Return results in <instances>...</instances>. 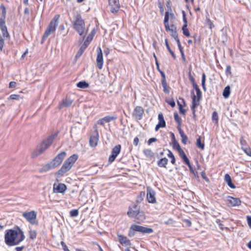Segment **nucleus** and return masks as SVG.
<instances>
[{
    "instance_id": "nucleus-1",
    "label": "nucleus",
    "mask_w": 251,
    "mask_h": 251,
    "mask_svg": "<svg viewBox=\"0 0 251 251\" xmlns=\"http://www.w3.org/2000/svg\"><path fill=\"white\" fill-rule=\"evenodd\" d=\"M17 229H10L6 230L4 240L7 246H13L18 245L24 240L25 236L24 232L18 226H17Z\"/></svg>"
},
{
    "instance_id": "nucleus-2",
    "label": "nucleus",
    "mask_w": 251,
    "mask_h": 251,
    "mask_svg": "<svg viewBox=\"0 0 251 251\" xmlns=\"http://www.w3.org/2000/svg\"><path fill=\"white\" fill-rule=\"evenodd\" d=\"M66 154L67 153L65 151L60 152L50 162L43 166V167L40 169L39 172L41 173L46 172L58 167L61 164L62 161L66 156Z\"/></svg>"
},
{
    "instance_id": "nucleus-3",
    "label": "nucleus",
    "mask_w": 251,
    "mask_h": 251,
    "mask_svg": "<svg viewBox=\"0 0 251 251\" xmlns=\"http://www.w3.org/2000/svg\"><path fill=\"white\" fill-rule=\"evenodd\" d=\"M6 15V7L3 4H1L0 5V29L1 31L2 37L4 39V38L9 39L10 35L7 30V27L5 23Z\"/></svg>"
},
{
    "instance_id": "nucleus-4",
    "label": "nucleus",
    "mask_w": 251,
    "mask_h": 251,
    "mask_svg": "<svg viewBox=\"0 0 251 251\" xmlns=\"http://www.w3.org/2000/svg\"><path fill=\"white\" fill-rule=\"evenodd\" d=\"M136 232L145 235L152 233L153 230L150 227L132 224L128 230V236L129 237H133L135 235Z\"/></svg>"
},
{
    "instance_id": "nucleus-5",
    "label": "nucleus",
    "mask_w": 251,
    "mask_h": 251,
    "mask_svg": "<svg viewBox=\"0 0 251 251\" xmlns=\"http://www.w3.org/2000/svg\"><path fill=\"white\" fill-rule=\"evenodd\" d=\"M73 28L80 36H84L85 30V24L80 14H76L74 16Z\"/></svg>"
},
{
    "instance_id": "nucleus-6",
    "label": "nucleus",
    "mask_w": 251,
    "mask_h": 251,
    "mask_svg": "<svg viewBox=\"0 0 251 251\" xmlns=\"http://www.w3.org/2000/svg\"><path fill=\"white\" fill-rule=\"evenodd\" d=\"M59 18L60 15L59 14H56L52 19L48 25L47 28L45 31V37H48L50 34L55 32L56 27L58 25Z\"/></svg>"
},
{
    "instance_id": "nucleus-7",
    "label": "nucleus",
    "mask_w": 251,
    "mask_h": 251,
    "mask_svg": "<svg viewBox=\"0 0 251 251\" xmlns=\"http://www.w3.org/2000/svg\"><path fill=\"white\" fill-rule=\"evenodd\" d=\"M58 132L54 133L49 136L46 139H45L43 143L41 144L38 149V154L43 153L49 147H50L54 139L57 136Z\"/></svg>"
},
{
    "instance_id": "nucleus-8",
    "label": "nucleus",
    "mask_w": 251,
    "mask_h": 251,
    "mask_svg": "<svg viewBox=\"0 0 251 251\" xmlns=\"http://www.w3.org/2000/svg\"><path fill=\"white\" fill-rule=\"evenodd\" d=\"M96 32L94 29L92 30L91 33L89 34L87 39L84 41V43L79 48L78 51L76 53L75 57L77 58L80 57V56L82 54L85 49L87 48L88 46L89 45L90 42L92 40L94 35L95 34Z\"/></svg>"
},
{
    "instance_id": "nucleus-9",
    "label": "nucleus",
    "mask_w": 251,
    "mask_h": 251,
    "mask_svg": "<svg viewBox=\"0 0 251 251\" xmlns=\"http://www.w3.org/2000/svg\"><path fill=\"white\" fill-rule=\"evenodd\" d=\"M22 216L31 225L35 226L38 225V221L37 219V212L36 211H25L23 213Z\"/></svg>"
},
{
    "instance_id": "nucleus-10",
    "label": "nucleus",
    "mask_w": 251,
    "mask_h": 251,
    "mask_svg": "<svg viewBox=\"0 0 251 251\" xmlns=\"http://www.w3.org/2000/svg\"><path fill=\"white\" fill-rule=\"evenodd\" d=\"M140 207L139 205L137 204H134L132 207H129L127 214L130 218L135 217L140 213L143 214V212H140Z\"/></svg>"
},
{
    "instance_id": "nucleus-11",
    "label": "nucleus",
    "mask_w": 251,
    "mask_h": 251,
    "mask_svg": "<svg viewBox=\"0 0 251 251\" xmlns=\"http://www.w3.org/2000/svg\"><path fill=\"white\" fill-rule=\"evenodd\" d=\"M94 128H95V130L90 136L89 139L90 145L92 147H95L97 145L99 138V135L97 126L95 125Z\"/></svg>"
},
{
    "instance_id": "nucleus-12",
    "label": "nucleus",
    "mask_w": 251,
    "mask_h": 251,
    "mask_svg": "<svg viewBox=\"0 0 251 251\" xmlns=\"http://www.w3.org/2000/svg\"><path fill=\"white\" fill-rule=\"evenodd\" d=\"M144 110L142 106H136L133 111L132 117L137 121L140 120L143 118Z\"/></svg>"
},
{
    "instance_id": "nucleus-13",
    "label": "nucleus",
    "mask_w": 251,
    "mask_h": 251,
    "mask_svg": "<svg viewBox=\"0 0 251 251\" xmlns=\"http://www.w3.org/2000/svg\"><path fill=\"white\" fill-rule=\"evenodd\" d=\"M72 166L68 163L67 161H65L61 168L56 173L55 175L57 177L62 176L64 174L68 172Z\"/></svg>"
},
{
    "instance_id": "nucleus-14",
    "label": "nucleus",
    "mask_w": 251,
    "mask_h": 251,
    "mask_svg": "<svg viewBox=\"0 0 251 251\" xmlns=\"http://www.w3.org/2000/svg\"><path fill=\"white\" fill-rule=\"evenodd\" d=\"M121 150V146L120 145H116L112 149L111 154L108 158L109 163H111L115 160L116 157L120 153Z\"/></svg>"
},
{
    "instance_id": "nucleus-15",
    "label": "nucleus",
    "mask_w": 251,
    "mask_h": 251,
    "mask_svg": "<svg viewBox=\"0 0 251 251\" xmlns=\"http://www.w3.org/2000/svg\"><path fill=\"white\" fill-rule=\"evenodd\" d=\"M155 191L150 187H148L147 189V199L149 203H155L156 202L155 197Z\"/></svg>"
},
{
    "instance_id": "nucleus-16",
    "label": "nucleus",
    "mask_w": 251,
    "mask_h": 251,
    "mask_svg": "<svg viewBox=\"0 0 251 251\" xmlns=\"http://www.w3.org/2000/svg\"><path fill=\"white\" fill-rule=\"evenodd\" d=\"M96 62L97 66L99 69L101 70L103 67V59L102 50L100 47H99L97 49Z\"/></svg>"
},
{
    "instance_id": "nucleus-17",
    "label": "nucleus",
    "mask_w": 251,
    "mask_h": 251,
    "mask_svg": "<svg viewBox=\"0 0 251 251\" xmlns=\"http://www.w3.org/2000/svg\"><path fill=\"white\" fill-rule=\"evenodd\" d=\"M108 2L111 8L110 11L113 13H117L120 9L119 0H108Z\"/></svg>"
},
{
    "instance_id": "nucleus-18",
    "label": "nucleus",
    "mask_w": 251,
    "mask_h": 251,
    "mask_svg": "<svg viewBox=\"0 0 251 251\" xmlns=\"http://www.w3.org/2000/svg\"><path fill=\"white\" fill-rule=\"evenodd\" d=\"M67 189V186L64 183H60L56 186L55 183L53 184V192L55 193H64Z\"/></svg>"
},
{
    "instance_id": "nucleus-19",
    "label": "nucleus",
    "mask_w": 251,
    "mask_h": 251,
    "mask_svg": "<svg viewBox=\"0 0 251 251\" xmlns=\"http://www.w3.org/2000/svg\"><path fill=\"white\" fill-rule=\"evenodd\" d=\"M119 243L123 246H130L131 245V242L126 236L122 234L117 235Z\"/></svg>"
},
{
    "instance_id": "nucleus-20",
    "label": "nucleus",
    "mask_w": 251,
    "mask_h": 251,
    "mask_svg": "<svg viewBox=\"0 0 251 251\" xmlns=\"http://www.w3.org/2000/svg\"><path fill=\"white\" fill-rule=\"evenodd\" d=\"M227 198L228 203L232 206H239L241 203V201L239 198H234L229 196Z\"/></svg>"
},
{
    "instance_id": "nucleus-21",
    "label": "nucleus",
    "mask_w": 251,
    "mask_h": 251,
    "mask_svg": "<svg viewBox=\"0 0 251 251\" xmlns=\"http://www.w3.org/2000/svg\"><path fill=\"white\" fill-rule=\"evenodd\" d=\"M224 180L230 188L232 189H235L236 188L235 185L232 182L231 176L228 174H226L225 175Z\"/></svg>"
},
{
    "instance_id": "nucleus-22",
    "label": "nucleus",
    "mask_w": 251,
    "mask_h": 251,
    "mask_svg": "<svg viewBox=\"0 0 251 251\" xmlns=\"http://www.w3.org/2000/svg\"><path fill=\"white\" fill-rule=\"evenodd\" d=\"M73 102V100L70 98H67L64 99L61 103L59 105V108H61L64 107L70 106Z\"/></svg>"
},
{
    "instance_id": "nucleus-23",
    "label": "nucleus",
    "mask_w": 251,
    "mask_h": 251,
    "mask_svg": "<svg viewBox=\"0 0 251 251\" xmlns=\"http://www.w3.org/2000/svg\"><path fill=\"white\" fill-rule=\"evenodd\" d=\"M191 94H192V104L191 106V109H192V111H193V110H196L195 109H196V108H197L198 107V106L199 104V102H196L197 98H196V95L194 94V91H192L191 92Z\"/></svg>"
},
{
    "instance_id": "nucleus-24",
    "label": "nucleus",
    "mask_w": 251,
    "mask_h": 251,
    "mask_svg": "<svg viewBox=\"0 0 251 251\" xmlns=\"http://www.w3.org/2000/svg\"><path fill=\"white\" fill-rule=\"evenodd\" d=\"M78 159V155L76 154H74L68 158L66 161L68 162V163L71 165L72 166H73L75 162Z\"/></svg>"
},
{
    "instance_id": "nucleus-25",
    "label": "nucleus",
    "mask_w": 251,
    "mask_h": 251,
    "mask_svg": "<svg viewBox=\"0 0 251 251\" xmlns=\"http://www.w3.org/2000/svg\"><path fill=\"white\" fill-rule=\"evenodd\" d=\"M168 160L166 157L161 158L157 161V165L159 167L167 168L166 165L168 164Z\"/></svg>"
},
{
    "instance_id": "nucleus-26",
    "label": "nucleus",
    "mask_w": 251,
    "mask_h": 251,
    "mask_svg": "<svg viewBox=\"0 0 251 251\" xmlns=\"http://www.w3.org/2000/svg\"><path fill=\"white\" fill-rule=\"evenodd\" d=\"M201 137L199 136L198 138L196 140V146L197 147L201 149V150H203L204 149L205 145L204 143H202L201 141Z\"/></svg>"
},
{
    "instance_id": "nucleus-27",
    "label": "nucleus",
    "mask_w": 251,
    "mask_h": 251,
    "mask_svg": "<svg viewBox=\"0 0 251 251\" xmlns=\"http://www.w3.org/2000/svg\"><path fill=\"white\" fill-rule=\"evenodd\" d=\"M230 94V88L229 85L226 86L224 89L223 92V96L225 99L229 97Z\"/></svg>"
},
{
    "instance_id": "nucleus-28",
    "label": "nucleus",
    "mask_w": 251,
    "mask_h": 251,
    "mask_svg": "<svg viewBox=\"0 0 251 251\" xmlns=\"http://www.w3.org/2000/svg\"><path fill=\"white\" fill-rule=\"evenodd\" d=\"M158 123L164 127L166 126V122L164 119L163 115L162 113H159L158 115Z\"/></svg>"
},
{
    "instance_id": "nucleus-29",
    "label": "nucleus",
    "mask_w": 251,
    "mask_h": 251,
    "mask_svg": "<svg viewBox=\"0 0 251 251\" xmlns=\"http://www.w3.org/2000/svg\"><path fill=\"white\" fill-rule=\"evenodd\" d=\"M76 86L78 88L84 89L88 88L89 85V83L86 82L85 81H81L77 83Z\"/></svg>"
},
{
    "instance_id": "nucleus-30",
    "label": "nucleus",
    "mask_w": 251,
    "mask_h": 251,
    "mask_svg": "<svg viewBox=\"0 0 251 251\" xmlns=\"http://www.w3.org/2000/svg\"><path fill=\"white\" fill-rule=\"evenodd\" d=\"M165 45L166 46V48L169 51V52H170V53L171 54L172 56L173 57V58L174 59H176V56L174 53V52L171 50L169 44H168V40L167 39H166L165 40Z\"/></svg>"
},
{
    "instance_id": "nucleus-31",
    "label": "nucleus",
    "mask_w": 251,
    "mask_h": 251,
    "mask_svg": "<svg viewBox=\"0 0 251 251\" xmlns=\"http://www.w3.org/2000/svg\"><path fill=\"white\" fill-rule=\"evenodd\" d=\"M143 153L147 157L150 158L154 156V153L151 149H144L143 150Z\"/></svg>"
},
{
    "instance_id": "nucleus-32",
    "label": "nucleus",
    "mask_w": 251,
    "mask_h": 251,
    "mask_svg": "<svg viewBox=\"0 0 251 251\" xmlns=\"http://www.w3.org/2000/svg\"><path fill=\"white\" fill-rule=\"evenodd\" d=\"M106 123L110 122L112 121L115 120L117 118V116L116 114H113L112 116H107L104 117Z\"/></svg>"
},
{
    "instance_id": "nucleus-33",
    "label": "nucleus",
    "mask_w": 251,
    "mask_h": 251,
    "mask_svg": "<svg viewBox=\"0 0 251 251\" xmlns=\"http://www.w3.org/2000/svg\"><path fill=\"white\" fill-rule=\"evenodd\" d=\"M174 119H175V121L177 123V124L178 125L177 126H181V119L179 116L178 113L176 112L174 113Z\"/></svg>"
},
{
    "instance_id": "nucleus-34",
    "label": "nucleus",
    "mask_w": 251,
    "mask_h": 251,
    "mask_svg": "<svg viewBox=\"0 0 251 251\" xmlns=\"http://www.w3.org/2000/svg\"><path fill=\"white\" fill-rule=\"evenodd\" d=\"M170 16H171V18H173L174 15L173 13H170L169 11H166L165 14V17H164V24L169 23Z\"/></svg>"
},
{
    "instance_id": "nucleus-35",
    "label": "nucleus",
    "mask_w": 251,
    "mask_h": 251,
    "mask_svg": "<svg viewBox=\"0 0 251 251\" xmlns=\"http://www.w3.org/2000/svg\"><path fill=\"white\" fill-rule=\"evenodd\" d=\"M37 231L34 229H30L29 231V237L31 240H34L37 237Z\"/></svg>"
},
{
    "instance_id": "nucleus-36",
    "label": "nucleus",
    "mask_w": 251,
    "mask_h": 251,
    "mask_svg": "<svg viewBox=\"0 0 251 251\" xmlns=\"http://www.w3.org/2000/svg\"><path fill=\"white\" fill-rule=\"evenodd\" d=\"M205 81H206V75L204 73H203L202 74L201 77V86L204 91H206V88L205 85Z\"/></svg>"
},
{
    "instance_id": "nucleus-37",
    "label": "nucleus",
    "mask_w": 251,
    "mask_h": 251,
    "mask_svg": "<svg viewBox=\"0 0 251 251\" xmlns=\"http://www.w3.org/2000/svg\"><path fill=\"white\" fill-rule=\"evenodd\" d=\"M161 84L163 88V92L166 94H169L170 87L168 85L167 82H161Z\"/></svg>"
},
{
    "instance_id": "nucleus-38",
    "label": "nucleus",
    "mask_w": 251,
    "mask_h": 251,
    "mask_svg": "<svg viewBox=\"0 0 251 251\" xmlns=\"http://www.w3.org/2000/svg\"><path fill=\"white\" fill-rule=\"evenodd\" d=\"M168 153L167 154V156L168 157L170 158L171 159V162L173 164L175 165L176 164V158L175 157L173 153V152L169 150H168Z\"/></svg>"
},
{
    "instance_id": "nucleus-39",
    "label": "nucleus",
    "mask_w": 251,
    "mask_h": 251,
    "mask_svg": "<svg viewBox=\"0 0 251 251\" xmlns=\"http://www.w3.org/2000/svg\"><path fill=\"white\" fill-rule=\"evenodd\" d=\"M181 29H182V33L184 35H185V36H186L187 37H189L190 36V34L189 31L188 29L187 28V26L183 25Z\"/></svg>"
},
{
    "instance_id": "nucleus-40",
    "label": "nucleus",
    "mask_w": 251,
    "mask_h": 251,
    "mask_svg": "<svg viewBox=\"0 0 251 251\" xmlns=\"http://www.w3.org/2000/svg\"><path fill=\"white\" fill-rule=\"evenodd\" d=\"M212 119L213 121L215 122L216 124H217L218 123V114L217 111H215L213 112L212 115Z\"/></svg>"
},
{
    "instance_id": "nucleus-41",
    "label": "nucleus",
    "mask_w": 251,
    "mask_h": 251,
    "mask_svg": "<svg viewBox=\"0 0 251 251\" xmlns=\"http://www.w3.org/2000/svg\"><path fill=\"white\" fill-rule=\"evenodd\" d=\"M22 98L23 97H22L20 95L12 94L9 97L8 99L19 100Z\"/></svg>"
},
{
    "instance_id": "nucleus-42",
    "label": "nucleus",
    "mask_w": 251,
    "mask_h": 251,
    "mask_svg": "<svg viewBox=\"0 0 251 251\" xmlns=\"http://www.w3.org/2000/svg\"><path fill=\"white\" fill-rule=\"evenodd\" d=\"M79 213L77 209H73L70 211V215L72 217H75L78 216Z\"/></svg>"
},
{
    "instance_id": "nucleus-43",
    "label": "nucleus",
    "mask_w": 251,
    "mask_h": 251,
    "mask_svg": "<svg viewBox=\"0 0 251 251\" xmlns=\"http://www.w3.org/2000/svg\"><path fill=\"white\" fill-rule=\"evenodd\" d=\"M240 144L241 145L242 149H243L244 148L247 147L248 145H247L246 141L244 139L243 137H242L240 139Z\"/></svg>"
},
{
    "instance_id": "nucleus-44",
    "label": "nucleus",
    "mask_w": 251,
    "mask_h": 251,
    "mask_svg": "<svg viewBox=\"0 0 251 251\" xmlns=\"http://www.w3.org/2000/svg\"><path fill=\"white\" fill-rule=\"evenodd\" d=\"M171 36L174 38L175 39L178 38V34L177 33V31L176 29H171Z\"/></svg>"
},
{
    "instance_id": "nucleus-45",
    "label": "nucleus",
    "mask_w": 251,
    "mask_h": 251,
    "mask_svg": "<svg viewBox=\"0 0 251 251\" xmlns=\"http://www.w3.org/2000/svg\"><path fill=\"white\" fill-rule=\"evenodd\" d=\"M172 144L173 149L177 150V151L180 149H181V147L177 141L173 142L172 143Z\"/></svg>"
},
{
    "instance_id": "nucleus-46",
    "label": "nucleus",
    "mask_w": 251,
    "mask_h": 251,
    "mask_svg": "<svg viewBox=\"0 0 251 251\" xmlns=\"http://www.w3.org/2000/svg\"><path fill=\"white\" fill-rule=\"evenodd\" d=\"M181 158L182 159V160L183 161V162L186 165H187L188 167L190 166V165H191V163L190 162L189 159H188V158L187 157L186 155L182 157Z\"/></svg>"
},
{
    "instance_id": "nucleus-47",
    "label": "nucleus",
    "mask_w": 251,
    "mask_h": 251,
    "mask_svg": "<svg viewBox=\"0 0 251 251\" xmlns=\"http://www.w3.org/2000/svg\"><path fill=\"white\" fill-rule=\"evenodd\" d=\"M245 153L248 156H251V149L250 147L248 146L247 147L244 148L242 149Z\"/></svg>"
},
{
    "instance_id": "nucleus-48",
    "label": "nucleus",
    "mask_w": 251,
    "mask_h": 251,
    "mask_svg": "<svg viewBox=\"0 0 251 251\" xmlns=\"http://www.w3.org/2000/svg\"><path fill=\"white\" fill-rule=\"evenodd\" d=\"M182 18H183V21L184 22V25H183L188 26V23H187V20L186 18V13L184 11H182Z\"/></svg>"
},
{
    "instance_id": "nucleus-49",
    "label": "nucleus",
    "mask_w": 251,
    "mask_h": 251,
    "mask_svg": "<svg viewBox=\"0 0 251 251\" xmlns=\"http://www.w3.org/2000/svg\"><path fill=\"white\" fill-rule=\"evenodd\" d=\"M206 24L209 26V28L212 29L214 27V25L213 23L211 22V21L209 19L206 18Z\"/></svg>"
},
{
    "instance_id": "nucleus-50",
    "label": "nucleus",
    "mask_w": 251,
    "mask_h": 251,
    "mask_svg": "<svg viewBox=\"0 0 251 251\" xmlns=\"http://www.w3.org/2000/svg\"><path fill=\"white\" fill-rule=\"evenodd\" d=\"M226 74L227 76L232 75L231 72V66L230 65H227L226 70Z\"/></svg>"
},
{
    "instance_id": "nucleus-51",
    "label": "nucleus",
    "mask_w": 251,
    "mask_h": 251,
    "mask_svg": "<svg viewBox=\"0 0 251 251\" xmlns=\"http://www.w3.org/2000/svg\"><path fill=\"white\" fill-rule=\"evenodd\" d=\"M196 94H197V99L198 101H199L201 98V91L200 89L197 90L196 91Z\"/></svg>"
},
{
    "instance_id": "nucleus-52",
    "label": "nucleus",
    "mask_w": 251,
    "mask_h": 251,
    "mask_svg": "<svg viewBox=\"0 0 251 251\" xmlns=\"http://www.w3.org/2000/svg\"><path fill=\"white\" fill-rule=\"evenodd\" d=\"M188 167H189V170H190V172L194 175L195 177L196 178H199V176H198V172H195L194 171V170H193V168H192V166H191V165H190V166H189Z\"/></svg>"
},
{
    "instance_id": "nucleus-53",
    "label": "nucleus",
    "mask_w": 251,
    "mask_h": 251,
    "mask_svg": "<svg viewBox=\"0 0 251 251\" xmlns=\"http://www.w3.org/2000/svg\"><path fill=\"white\" fill-rule=\"evenodd\" d=\"M177 103L178 107H179V105H183L182 103H183L184 106L186 105L185 101L182 98H179V100L177 101Z\"/></svg>"
},
{
    "instance_id": "nucleus-54",
    "label": "nucleus",
    "mask_w": 251,
    "mask_h": 251,
    "mask_svg": "<svg viewBox=\"0 0 251 251\" xmlns=\"http://www.w3.org/2000/svg\"><path fill=\"white\" fill-rule=\"evenodd\" d=\"M4 39L0 36V51H2L3 46H4Z\"/></svg>"
},
{
    "instance_id": "nucleus-55",
    "label": "nucleus",
    "mask_w": 251,
    "mask_h": 251,
    "mask_svg": "<svg viewBox=\"0 0 251 251\" xmlns=\"http://www.w3.org/2000/svg\"><path fill=\"white\" fill-rule=\"evenodd\" d=\"M166 102L169 104L172 107H174L176 106V103L174 99H171L169 100H167Z\"/></svg>"
},
{
    "instance_id": "nucleus-56",
    "label": "nucleus",
    "mask_w": 251,
    "mask_h": 251,
    "mask_svg": "<svg viewBox=\"0 0 251 251\" xmlns=\"http://www.w3.org/2000/svg\"><path fill=\"white\" fill-rule=\"evenodd\" d=\"M175 40L176 41V42L177 43V46H178L179 51H180L181 50V51L183 50V49L182 47L181 46V43L180 42L179 38H177Z\"/></svg>"
},
{
    "instance_id": "nucleus-57",
    "label": "nucleus",
    "mask_w": 251,
    "mask_h": 251,
    "mask_svg": "<svg viewBox=\"0 0 251 251\" xmlns=\"http://www.w3.org/2000/svg\"><path fill=\"white\" fill-rule=\"evenodd\" d=\"M159 73H160V74L161 75V82H166V75H165V73L162 71H160Z\"/></svg>"
},
{
    "instance_id": "nucleus-58",
    "label": "nucleus",
    "mask_w": 251,
    "mask_h": 251,
    "mask_svg": "<svg viewBox=\"0 0 251 251\" xmlns=\"http://www.w3.org/2000/svg\"><path fill=\"white\" fill-rule=\"evenodd\" d=\"M183 222L186 225V226L187 227H190L192 225L191 222L189 219H184L183 220Z\"/></svg>"
},
{
    "instance_id": "nucleus-59",
    "label": "nucleus",
    "mask_w": 251,
    "mask_h": 251,
    "mask_svg": "<svg viewBox=\"0 0 251 251\" xmlns=\"http://www.w3.org/2000/svg\"><path fill=\"white\" fill-rule=\"evenodd\" d=\"M181 137V142L184 145H186L188 141V137L187 135L185 134V135Z\"/></svg>"
},
{
    "instance_id": "nucleus-60",
    "label": "nucleus",
    "mask_w": 251,
    "mask_h": 251,
    "mask_svg": "<svg viewBox=\"0 0 251 251\" xmlns=\"http://www.w3.org/2000/svg\"><path fill=\"white\" fill-rule=\"evenodd\" d=\"M158 7L160 9V13L162 15L164 13V8H163V5L161 1H158Z\"/></svg>"
},
{
    "instance_id": "nucleus-61",
    "label": "nucleus",
    "mask_w": 251,
    "mask_h": 251,
    "mask_svg": "<svg viewBox=\"0 0 251 251\" xmlns=\"http://www.w3.org/2000/svg\"><path fill=\"white\" fill-rule=\"evenodd\" d=\"M188 75H189V79L190 81H191V82L192 83V84L196 83L195 79L194 77L192 75L190 71Z\"/></svg>"
},
{
    "instance_id": "nucleus-62",
    "label": "nucleus",
    "mask_w": 251,
    "mask_h": 251,
    "mask_svg": "<svg viewBox=\"0 0 251 251\" xmlns=\"http://www.w3.org/2000/svg\"><path fill=\"white\" fill-rule=\"evenodd\" d=\"M61 246L63 248V249L64 251H70L69 249L68 248V247L67 246L66 244L63 241L61 242Z\"/></svg>"
},
{
    "instance_id": "nucleus-63",
    "label": "nucleus",
    "mask_w": 251,
    "mask_h": 251,
    "mask_svg": "<svg viewBox=\"0 0 251 251\" xmlns=\"http://www.w3.org/2000/svg\"><path fill=\"white\" fill-rule=\"evenodd\" d=\"M201 176L202 177V178L204 179L206 182H209V178L206 176V175H205V173H204V172H202L201 173Z\"/></svg>"
},
{
    "instance_id": "nucleus-64",
    "label": "nucleus",
    "mask_w": 251,
    "mask_h": 251,
    "mask_svg": "<svg viewBox=\"0 0 251 251\" xmlns=\"http://www.w3.org/2000/svg\"><path fill=\"white\" fill-rule=\"evenodd\" d=\"M247 221L248 225L250 228H251V216H247Z\"/></svg>"
}]
</instances>
